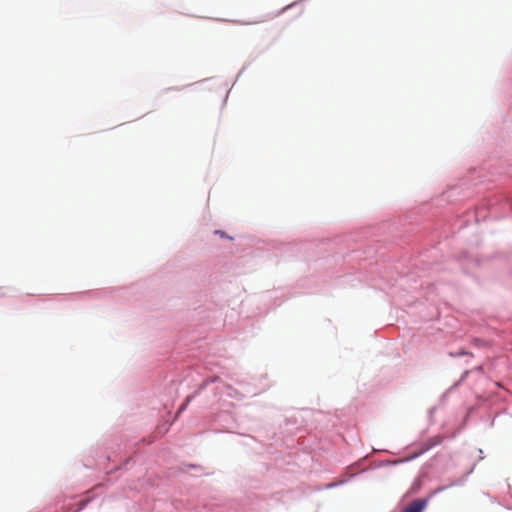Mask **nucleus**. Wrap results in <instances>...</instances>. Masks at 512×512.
Instances as JSON below:
<instances>
[{
	"label": "nucleus",
	"mask_w": 512,
	"mask_h": 512,
	"mask_svg": "<svg viewBox=\"0 0 512 512\" xmlns=\"http://www.w3.org/2000/svg\"><path fill=\"white\" fill-rule=\"evenodd\" d=\"M477 369H478L479 371H482V370H483V367H482V366H479Z\"/></svg>",
	"instance_id": "20e7f679"
},
{
	"label": "nucleus",
	"mask_w": 512,
	"mask_h": 512,
	"mask_svg": "<svg viewBox=\"0 0 512 512\" xmlns=\"http://www.w3.org/2000/svg\"><path fill=\"white\" fill-rule=\"evenodd\" d=\"M216 234H219L222 238H229V239H232L231 237L227 236L225 232L223 231H216L215 232Z\"/></svg>",
	"instance_id": "7ed1b4c3"
},
{
	"label": "nucleus",
	"mask_w": 512,
	"mask_h": 512,
	"mask_svg": "<svg viewBox=\"0 0 512 512\" xmlns=\"http://www.w3.org/2000/svg\"><path fill=\"white\" fill-rule=\"evenodd\" d=\"M428 501L426 499H417L406 506L402 512H422L427 506Z\"/></svg>",
	"instance_id": "f257e3e1"
},
{
	"label": "nucleus",
	"mask_w": 512,
	"mask_h": 512,
	"mask_svg": "<svg viewBox=\"0 0 512 512\" xmlns=\"http://www.w3.org/2000/svg\"><path fill=\"white\" fill-rule=\"evenodd\" d=\"M440 443H441V437H439V436L433 437L429 440V445L426 447V450L435 445H438Z\"/></svg>",
	"instance_id": "f03ea898"
}]
</instances>
